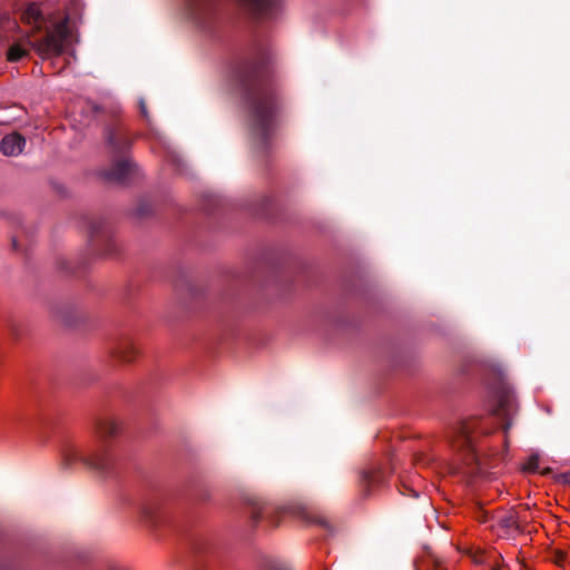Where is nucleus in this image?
Returning a JSON list of instances; mask_svg holds the SVG:
<instances>
[{"instance_id": "20e7f679", "label": "nucleus", "mask_w": 570, "mask_h": 570, "mask_svg": "<svg viewBox=\"0 0 570 570\" xmlns=\"http://www.w3.org/2000/svg\"><path fill=\"white\" fill-rule=\"evenodd\" d=\"M68 37L67 21H59L53 24L47 35L40 40L30 41L37 53L42 58L59 56Z\"/></svg>"}, {"instance_id": "7ed1b4c3", "label": "nucleus", "mask_w": 570, "mask_h": 570, "mask_svg": "<svg viewBox=\"0 0 570 570\" xmlns=\"http://www.w3.org/2000/svg\"><path fill=\"white\" fill-rule=\"evenodd\" d=\"M253 115L257 125L264 130L274 121L278 111V102L275 95L257 86L250 98Z\"/></svg>"}, {"instance_id": "9d476101", "label": "nucleus", "mask_w": 570, "mask_h": 570, "mask_svg": "<svg viewBox=\"0 0 570 570\" xmlns=\"http://www.w3.org/2000/svg\"><path fill=\"white\" fill-rule=\"evenodd\" d=\"M214 7V0H187V10L195 19H200L203 14L210 11Z\"/></svg>"}, {"instance_id": "2eb2a0df", "label": "nucleus", "mask_w": 570, "mask_h": 570, "mask_svg": "<svg viewBox=\"0 0 570 570\" xmlns=\"http://www.w3.org/2000/svg\"><path fill=\"white\" fill-rule=\"evenodd\" d=\"M317 522H320L324 527H327V521L325 519H318Z\"/></svg>"}, {"instance_id": "ddd939ff", "label": "nucleus", "mask_w": 570, "mask_h": 570, "mask_svg": "<svg viewBox=\"0 0 570 570\" xmlns=\"http://www.w3.org/2000/svg\"><path fill=\"white\" fill-rule=\"evenodd\" d=\"M28 50L20 43L12 45L8 50V60L18 61L27 56Z\"/></svg>"}, {"instance_id": "0eeeda50", "label": "nucleus", "mask_w": 570, "mask_h": 570, "mask_svg": "<svg viewBox=\"0 0 570 570\" xmlns=\"http://www.w3.org/2000/svg\"><path fill=\"white\" fill-rule=\"evenodd\" d=\"M24 138L19 134H11L1 140L0 149L6 156H16L22 151Z\"/></svg>"}, {"instance_id": "f03ea898", "label": "nucleus", "mask_w": 570, "mask_h": 570, "mask_svg": "<svg viewBox=\"0 0 570 570\" xmlns=\"http://www.w3.org/2000/svg\"><path fill=\"white\" fill-rule=\"evenodd\" d=\"M493 421L492 417L487 420H468L462 422L455 430L451 439V446L456 455L462 460L463 464H485V456L481 454L480 449L475 445V438L479 434H489L492 430L489 428V422Z\"/></svg>"}, {"instance_id": "dca6fc26", "label": "nucleus", "mask_w": 570, "mask_h": 570, "mask_svg": "<svg viewBox=\"0 0 570 570\" xmlns=\"http://www.w3.org/2000/svg\"><path fill=\"white\" fill-rule=\"evenodd\" d=\"M140 110L142 115H146V107L144 104L140 105Z\"/></svg>"}, {"instance_id": "39448f33", "label": "nucleus", "mask_w": 570, "mask_h": 570, "mask_svg": "<svg viewBox=\"0 0 570 570\" xmlns=\"http://www.w3.org/2000/svg\"><path fill=\"white\" fill-rule=\"evenodd\" d=\"M242 9L257 19L275 16L282 6V0H234Z\"/></svg>"}, {"instance_id": "423d86ee", "label": "nucleus", "mask_w": 570, "mask_h": 570, "mask_svg": "<svg viewBox=\"0 0 570 570\" xmlns=\"http://www.w3.org/2000/svg\"><path fill=\"white\" fill-rule=\"evenodd\" d=\"M515 412L517 404L514 396L509 392L500 394L498 406L494 410V416L501 421L502 428L504 429L505 433L511 426L510 419Z\"/></svg>"}, {"instance_id": "f257e3e1", "label": "nucleus", "mask_w": 570, "mask_h": 570, "mask_svg": "<svg viewBox=\"0 0 570 570\" xmlns=\"http://www.w3.org/2000/svg\"><path fill=\"white\" fill-rule=\"evenodd\" d=\"M121 431V423L112 416L104 417L96 425L98 443L91 449H80L69 445L65 449L63 461L68 466L82 464L89 469L108 472L115 464L116 455L109 439L117 436Z\"/></svg>"}, {"instance_id": "9b49d317", "label": "nucleus", "mask_w": 570, "mask_h": 570, "mask_svg": "<svg viewBox=\"0 0 570 570\" xmlns=\"http://www.w3.org/2000/svg\"><path fill=\"white\" fill-rule=\"evenodd\" d=\"M22 20L39 28L42 23V14L38 4H29L22 13Z\"/></svg>"}, {"instance_id": "4468645a", "label": "nucleus", "mask_w": 570, "mask_h": 570, "mask_svg": "<svg viewBox=\"0 0 570 570\" xmlns=\"http://www.w3.org/2000/svg\"><path fill=\"white\" fill-rule=\"evenodd\" d=\"M539 469V459L538 456H531L529 460L523 464V470L528 472H535Z\"/></svg>"}, {"instance_id": "1a4fd4ad", "label": "nucleus", "mask_w": 570, "mask_h": 570, "mask_svg": "<svg viewBox=\"0 0 570 570\" xmlns=\"http://www.w3.org/2000/svg\"><path fill=\"white\" fill-rule=\"evenodd\" d=\"M138 350L136 348L134 343L127 340L120 342L114 351V356L124 363L132 362L136 358Z\"/></svg>"}, {"instance_id": "f8f14e48", "label": "nucleus", "mask_w": 570, "mask_h": 570, "mask_svg": "<svg viewBox=\"0 0 570 570\" xmlns=\"http://www.w3.org/2000/svg\"><path fill=\"white\" fill-rule=\"evenodd\" d=\"M272 513L285 515L287 513H294V510L288 509V508L274 509L272 507H264L259 512L255 513L254 518L259 520V519H264L266 517H271Z\"/></svg>"}, {"instance_id": "f3484780", "label": "nucleus", "mask_w": 570, "mask_h": 570, "mask_svg": "<svg viewBox=\"0 0 570 570\" xmlns=\"http://www.w3.org/2000/svg\"><path fill=\"white\" fill-rule=\"evenodd\" d=\"M567 481L570 483V473L567 475Z\"/></svg>"}, {"instance_id": "6e6552de", "label": "nucleus", "mask_w": 570, "mask_h": 570, "mask_svg": "<svg viewBox=\"0 0 570 570\" xmlns=\"http://www.w3.org/2000/svg\"><path fill=\"white\" fill-rule=\"evenodd\" d=\"M131 171V164L128 159L117 161L111 169L107 170L104 176L106 179L117 183L127 180Z\"/></svg>"}]
</instances>
